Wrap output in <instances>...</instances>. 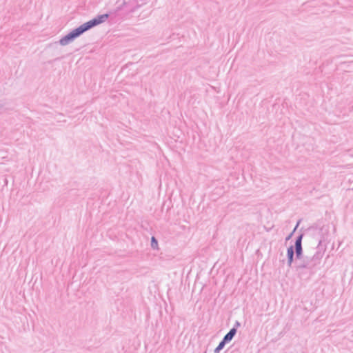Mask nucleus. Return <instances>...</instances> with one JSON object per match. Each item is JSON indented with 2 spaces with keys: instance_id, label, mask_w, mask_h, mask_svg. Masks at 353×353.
<instances>
[{
  "instance_id": "nucleus-1",
  "label": "nucleus",
  "mask_w": 353,
  "mask_h": 353,
  "mask_svg": "<svg viewBox=\"0 0 353 353\" xmlns=\"http://www.w3.org/2000/svg\"><path fill=\"white\" fill-rule=\"evenodd\" d=\"M108 18V14L98 15L94 19L83 23L79 27L74 29L65 36L63 37L59 43L61 46H65L72 42L76 38L83 34L90 29L105 22Z\"/></svg>"
},
{
  "instance_id": "nucleus-2",
  "label": "nucleus",
  "mask_w": 353,
  "mask_h": 353,
  "mask_svg": "<svg viewBox=\"0 0 353 353\" xmlns=\"http://www.w3.org/2000/svg\"><path fill=\"white\" fill-rule=\"evenodd\" d=\"M321 242L320 240L316 248L317 251L313 256H304L296 261L295 269L299 274L303 273L305 270L310 274L314 273L316 266L321 263L324 254L325 249L321 248Z\"/></svg>"
},
{
  "instance_id": "nucleus-3",
  "label": "nucleus",
  "mask_w": 353,
  "mask_h": 353,
  "mask_svg": "<svg viewBox=\"0 0 353 353\" xmlns=\"http://www.w3.org/2000/svg\"><path fill=\"white\" fill-rule=\"evenodd\" d=\"M303 236V234L299 235L295 241L294 250L295 252L296 258L297 260L301 259V257L304 256L303 255V248H302Z\"/></svg>"
},
{
  "instance_id": "nucleus-4",
  "label": "nucleus",
  "mask_w": 353,
  "mask_h": 353,
  "mask_svg": "<svg viewBox=\"0 0 353 353\" xmlns=\"http://www.w3.org/2000/svg\"><path fill=\"white\" fill-rule=\"evenodd\" d=\"M294 247L292 245H291L288 248V250H287L288 265L289 267L292 266V264L294 261Z\"/></svg>"
},
{
  "instance_id": "nucleus-5",
  "label": "nucleus",
  "mask_w": 353,
  "mask_h": 353,
  "mask_svg": "<svg viewBox=\"0 0 353 353\" xmlns=\"http://www.w3.org/2000/svg\"><path fill=\"white\" fill-rule=\"evenodd\" d=\"M236 333V328L232 327L223 337V340L226 343H229L232 341L233 337L235 336Z\"/></svg>"
},
{
  "instance_id": "nucleus-6",
  "label": "nucleus",
  "mask_w": 353,
  "mask_h": 353,
  "mask_svg": "<svg viewBox=\"0 0 353 353\" xmlns=\"http://www.w3.org/2000/svg\"><path fill=\"white\" fill-rule=\"evenodd\" d=\"M226 343L222 340L214 350V353H219L225 346Z\"/></svg>"
},
{
  "instance_id": "nucleus-7",
  "label": "nucleus",
  "mask_w": 353,
  "mask_h": 353,
  "mask_svg": "<svg viewBox=\"0 0 353 353\" xmlns=\"http://www.w3.org/2000/svg\"><path fill=\"white\" fill-rule=\"evenodd\" d=\"M157 246H158V242H157V239L154 236H152V239H151V247L153 249H156V248H157Z\"/></svg>"
},
{
  "instance_id": "nucleus-8",
  "label": "nucleus",
  "mask_w": 353,
  "mask_h": 353,
  "mask_svg": "<svg viewBox=\"0 0 353 353\" xmlns=\"http://www.w3.org/2000/svg\"><path fill=\"white\" fill-rule=\"evenodd\" d=\"M132 1H134L135 3H137V6H140L144 4L147 0H132Z\"/></svg>"
},
{
  "instance_id": "nucleus-9",
  "label": "nucleus",
  "mask_w": 353,
  "mask_h": 353,
  "mask_svg": "<svg viewBox=\"0 0 353 353\" xmlns=\"http://www.w3.org/2000/svg\"><path fill=\"white\" fill-rule=\"evenodd\" d=\"M299 221L297 223L296 227L294 228V230L287 236L286 238V240H289L293 235L294 231L296 230V229L297 228V227L299 226Z\"/></svg>"
},
{
  "instance_id": "nucleus-10",
  "label": "nucleus",
  "mask_w": 353,
  "mask_h": 353,
  "mask_svg": "<svg viewBox=\"0 0 353 353\" xmlns=\"http://www.w3.org/2000/svg\"><path fill=\"white\" fill-rule=\"evenodd\" d=\"M241 326V323L239 321H236L234 327L237 328L238 327Z\"/></svg>"
}]
</instances>
